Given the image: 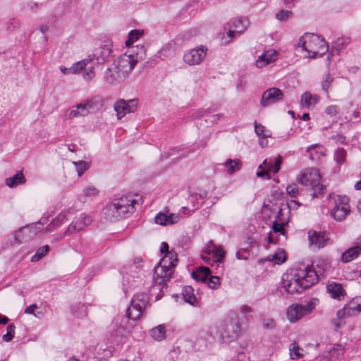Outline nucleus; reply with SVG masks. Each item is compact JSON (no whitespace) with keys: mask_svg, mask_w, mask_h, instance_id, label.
<instances>
[{"mask_svg":"<svg viewBox=\"0 0 361 361\" xmlns=\"http://www.w3.org/2000/svg\"><path fill=\"white\" fill-rule=\"evenodd\" d=\"M283 284L287 292L293 294L300 293L318 282L319 276L317 272L309 266L299 267L290 275H286L283 279Z\"/></svg>","mask_w":361,"mask_h":361,"instance_id":"nucleus-1","label":"nucleus"},{"mask_svg":"<svg viewBox=\"0 0 361 361\" xmlns=\"http://www.w3.org/2000/svg\"><path fill=\"white\" fill-rule=\"evenodd\" d=\"M136 203V200L130 195L115 199L104 209V217L110 221L128 218L135 212Z\"/></svg>","mask_w":361,"mask_h":361,"instance_id":"nucleus-2","label":"nucleus"},{"mask_svg":"<svg viewBox=\"0 0 361 361\" xmlns=\"http://www.w3.org/2000/svg\"><path fill=\"white\" fill-rule=\"evenodd\" d=\"M298 47L308 53V57L315 59L322 56L328 51L329 46L323 37L306 33L298 41Z\"/></svg>","mask_w":361,"mask_h":361,"instance_id":"nucleus-3","label":"nucleus"},{"mask_svg":"<svg viewBox=\"0 0 361 361\" xmlns=\"http://www.w3.org/2000/svg\"><path fill=\"white\" fill-rule=\"evenodd\" d=\"M126 56H119L104 73V79L110 85L119 83L132 71V65Z\"/></svg>","mask_w":361,"mask_h":361,"instance_id":"nucleus-4","label":"nucleus"},{"mask_svg":"<svg viewBox=\"0 0 361 361\" xmlns=\"http://www.w3.org/2000/svg\"><path fill=\"white\" fill-rule=\"evenodd\" d=\"M166 257H169V259L161 258L159 264L154 269V280L159 285L164 284L171 279L178 261L176 252H171Z\"/></svg>","mask_w":361,"mask_h":361,"instance_id":"nucleus-5","label":"nucleus"},{"mask_svg":"<svg viewBox=\"0 0 361 361\" xmlns=\"http://www.w3.org/2000/svg\"><path fill=\"white\" fill-rule=\"evenodd\" d=\"M297 180L302 185H311L314 190V192L312 194L313 197L324 194L325 185L320 183L321 175L317 169L312 168L307 169L298 177Z\"/></svg>","mask_w":361,"mask_h":361,"instance_id":"nucleus-6","label":"nucleus"},{"mask_svg":"<svg viewBox=\"0 0 361 361\" xmlns=\"http://www.w3.org/2000/svg\"><path fill=\"white\" fill-rule=\"evenodd\" d=\"M317 299L313 298L305 305L293 304L286 311L288 319L293 323L296 322L305 316L310 314L315 308Z\"/></svg>","mask_w":361,"mask_h":361,"instance_id":"nucleus-7","label":"nucleus"},{"mask_svg":"<svg viewBox=\"0 0 361 361\" xmlns=\"http://www.w3.org/2000/svg\"><path fill=\"white\" fill-rule=\"evenodd\" d=\"M148 301L149 297L146 293H141L135 295L126 312L128 318L134 321L139 319Z\"/></svg>","mask_w":361,"mask_h":361,"instance_id":"nucleus-8","label":"nucleus"},{"mask_svg":"<svg viewBox=\"0 0 361 361\" xmlns=\"http://www.w3.org/2000/svg\"><path fill=\"white\" fill-rule=\"evenodd\" d=\"M348 202L346 196L338 195L335 199V206L331 209V215L336 221H343L350 212Z\"/></svg>","mask_w":361,"mask_h":361,"instance_id":"nucleus-9","label":"nucleus"},{"mask_svg":"<svg viewBox=\"0 0 361 361\" xmlns=\"http://www.w3.org/2000/svg\"><path fill=\"white\" fill-rule=\"evenodd\" d=\"M240 330L239 323L235 318L225 320L220 330L221 338L224 342L235 339Z\"/></svg>","mask_w":361,"mask_h":361,"instance_id":"nucleus-10","label":"nucleus"},{"mask_svg":"<svg viewBox=\"0 0 361 361\" xmlns=\"http://www.w3.org/2000/svg\"><path fill=\"white\" fill-rule=\"evenodd\" d=\"M207 48L200 45L186 51L183 55L184 61L189 66L200 65L205 59Z\"/></svg>","mask_w":361,"mask_h":361,"instance_id":"nucleus-11","label":"nucleus"},{"mask_svg":"<svg viewBox=\"0 0 361 361\" xmlns=\"http://www.w3.org/2000/svg\"><path fill=\"white\" fill-rule=\"evenodd\" d=\"M43 224L41 222L30 226L21 228L15 233L14 239L18 243H23L35 238L42 229Z\"/></svg>","mask_w":361,"mask_h":361,"instance_id":"nucleus-12","label":"nucleus"},{"mask_svg":"<svg viewBox=\"0 0 361 361\" xmlns=\"http://www.w3.org/2000/svg\"><path fill=\"white\" fill-rule=\"evenodd\" d=\"M92 219L91 216L86 214H80L78 216L75 217L71 224L68 226L64 234L58 235L57 240H61L65 235H71L74 233L82 231L84 227L91 224Z\"/></svg>","mask_w":361,"mask_h":361,"instance_id":"nucleus-13","label":"nucleus"},{"mask_svg":"<svg viewBox=\"0 0 361 361\" xmlns=\"http://www.w3.org/2000/svg\"><path fill=\"white\" fill-rule=\"evenodd\" d=\"M361 312V296L353 298L348 304L337 312L338 319L355 316Z\"/></svg>","mask_w":361,"mask_h":361,"instance_id":"nucleus-14","label":"nucleus"},{"mask_svg":"<svg viewBox=\"0 0 361 361\" xmlns=\"http://www.w3.org/2000/svg\"><path fill=\"white\" fill-rule=\"evenodd\" d=\"M283 92L276 87H270L264 91L260 99V105L263 107L281 102L283 99Z\"/></svg>","mask_w":361,"mask_h":361,"instance_id":"nucleus-15","label":"nucleus"},{"mask_svg":"<svg viewBox=\"0 0 361 361\" xmlns=\"http://www.w3.org/2000/svg\"><path fill=\"white\" fill-rule=\"evenodd\" d=\"M121 56H126L128 61H130L129 63L132 65L133 71L135 66L139 61H142L146 58V48L142 44L133 47L128 53H126Z\"/></svg>","mask_w":361,"mask_h":361,"instance_id":"nucleus-16","label":"nucleus"},{"mask_svg":"<svg viewBox=\"0 0 361 361\" xmlns=\"http://www.w3.org/2000/svg\"><path fill=\"white\" fill-rule=\"evenodd\" d=\"M137 102L135 99L125 102L121 100L114 104V110L117 113L118 119L123 118L126 114L134 112L137 108Z\"/></svg>","mask_w":361,"mask_h":361,"instance_id":"nucleus-17","label":"nucleus"},{"mask_svg":"<svg viewBox=\"0 0 361 361\" xmlns=\"http://www.w3.org/2000/svg\"><path fill=\"white\" fill-rule=\"evenodd\" d=\"M249 25L250 21L247 18H234L231 20L230 25L233 30H229L228 35L231 37L234 32L242 33L248 27Z\"/></svg>","mask_w":361,"mask_h":361,"instance_id":"nucleus-18","label":"nucleus"},{"mask_svg":"<svg viewBox=\"0 0 361 361\" xmlns=\"http://www.w3.org/2000/svg\"><path fill=\"white\" fill-rule=\"evenodd\" d=\"M310 244L317 248H321L326 245L328 240L324 233H318L315 231H310L308 233Z\"/></svg>","mask_w":361,"mask_h":361,"instance_id":"nucleus-19","label":"nucleus"},{"mask_svg":"<svg viewBox=\"0 0 361 361\" xmlns=\"http://www.w3.org/2000/svg\"><path fill=\"white\" fill-rule=\"evenodd\" d=\"M326 290L331 298L339 300L343 299L345 295V291L342 285L334 281L327 284Z\"/></svg>","mask_w":361,"mask_h":361,"instance_id":"nucleus-20","label":"nucleus"},{"mask_svg":"<svg viewBox=\"0 0 361 361\" xmlns=\"http://www.w3.org/2000/svg\"><path fill=\"white\" fill-rule=\"evenodd\" d=\"M179 219L180 217L178 214H166L161 212L157 214L154 219L156 224H160L161 226H168L176 224Z\"/></svg>","mask_w":361,"mask_h":361,"instance_id":"nucleus-21","label":"nucleus"},{"mask_svg":"<svg viewBox=\"0 0 361 361\" xmlns=\"http://www.w3.org/2000/svg\"><path fill=\"white\" fill-rule=\"evenodd\" d=\"M276 59V51L274 50H269L264 52L261 56L258 57L256 61V66L258 68H262L263 66L274 61Z\"/></svg>","mask_w":361,"mask_h":361,"instance_id":"nucleus-22","label":"nucleus"},{"mask_svg":"<svg viewBox=\"0 0 361 361\" xmlns=\"http://www.w3.org/2000/svg\"><path fill=\"white\" fill-rule=\"evenodd\" d=\"M83 104L85 106V109L87 110V114L98 111L104 105L103 100L99 97H95L87 99Z\"/></svg>","mask_w":361,"mask_h":361,"instance_id":"nucleus-23","label":"nucleus"},{"mask_svg":"<svg viewBox=\"0 0 361 361\" xmlns=\"http://www.w3.org/2000/svg\"><path fill=\"white\" fill-rule=\"evenodd\" d=\"M111 52V49L108 46L105 45L97 49L95 51V53L91 56H94V59H96L98 63L102 64L109 59Z\"/></svg>","mask_w":361,"mask_h":361,"instance_id":"nucleus-24","label":"nucleus"},{"mask_svg":"<svg viewBox=\"0 0 361 361\" xmlns=\"http://www.w3.org/2000/svg\"><path fill=\"white\" fill-rule=\"evenodd\" d=\"M360 245L350 247L341 255V261L344 263L350 262L357 258L361 252V240Z\"/></svg>","mask_w":361,"mask_h":361,"instance_id":"nucleus-25","label":"nucleus"},{"mask_svg":"<svg viewBox=\"0 0 361 361\" xmlns=\"http://www.w3.org/2000/svg\"><path fill=\"white\" fill-rule=\"evenodd\" d=\"M25 182L26 178L22 171H18L13 176L7 178L5 180L6 185L11 188L24 184Z\"/></svg>","mask_w":361,"mask_h":361,"instance_id":"nucleus-26","label":"nucleus"},{"mask_svg":"<svg viewBox=\"0 0 361 361\" xmlns=\"http://www.w3.org/2000/svg\"><path fill=\"white\" fill-rule=\"evenodd\" d=\"M67 221L66 213L61 212L54 218L51 223L46 227L47 232H52L58 229L62 224Z\"/></svg>","mask_w":361,"mask_h":361,"instance_id":"nucleus-27","label":"nucleus"},{"mask_svg":"<svg viewBox=\"0 0 361 361\" xmlns=\"http://www.w3.org/2000/svg\"><path fill=\"white\" fill-rule=\"evenodd\" d=\"M210 270L207 267H199L196 271L192 273V278L197 281L206 283L207 281Z\"/></svg>","mask_w":361,"mask_h":361,"instance_id":"nucleus-28","label":"nucleus"},{"mask_svg":"<svg viewBox=\"0 0 361 361\" xmlns=\"http://www.w3.org/2000/svg\"><path fill=\"white\" fill-rule=\"evenodd\" d=\"M201 198V195H191L189 197V201H190V206L188 207H183L182 209L183 210L184 213L188 212H193L194 211L197 210L200 206V204L199 202L200 199Z\"/></svg>","mask_w":361,"mask_h":361,"instance_id":"nucleus-29","label":"nucleus"},{"mask_svg":"<svg viewBox=\"0 0 361 361\" xmlns=\"http://www.w3.org/2000/svg\"><path fill=\"white\" fill-rule=\"evenodd\" d=\"M87 114V110L85 109L84 104L80 103L73 106L68 114V118H73L79 116H85Z\"/></svg>","mask_w":361,"mask_h":361,"instance_id":"nucleus-30","label":"nucleus"},{"mask_svg":"<svg viewBox=\"0 0 361 361\" xmlns=\"http://www.w3.org/2000/svg\"><path fill=\"white\" fill-rule=\"evenodd\" d=\"M93 60L94 56H88L85 59L73 64V66L70 68V71H71V73L75 74L80 71L83 70L87 66V64L92 62Z\"/></svg>","mask_w":361,"mask_h":361,"instance_id":"nucleus-31","label":"nucleus"},{"mask_svg":"<svg viewBox=\"0 0 361 361\" xmlns=\"http://www.w3.org/2000/svg\"><path fill=\"white\" fill-rule=\"evenodd\" d=\"M183 296L185 302L192 305H195L197 303V298L194 294V289L190 286L184 287L183 290Z\"/></svg>","mask_w":361,"mask_h":361,"instance_id":"nucleus-32","label":"nucleus"},{"mask_svg":"<svg viewBox=\"0 0 361 361\" xmlns=\"http://www.w3.org/2000/svg\"><path fill=\"white\" fill-rule=\"evenodd\" d=\"M329 353L332 361L340 360L344 355V347L341 344H335Z\"/></svg>","mask_w":361,"mask_h":361,"instance_id":"nucleus-33","label":"nucleus"},{"mask_svg":"<svg viewBox=\"0 0 361 361\" xmlns=\"http://www.w3.org/2000/svg\"><path fill=\"white\" fill-rule=\"evenodd\" d=\"M240 164H241V162L238 159H228L224 164L225 167L227 169V173L228 174H232L234 172L239 171L240 169Z\"/></svg>","mask_w":361,"mask_h":361,"instance_id":"nucleus-34","label":"nucleus"},{"mask_svg":"<svg viewBox=\"0 0 361 361\" xmlns=\"http://www.w3.org/2000/svg\"><path fill=\"white\" fill-rule=\"evenodd\" d=\"M150 336L156 341H161L166 337L165 326L159 325L150 331Z\"/></svg>","mask_w":361,"mask_h":361,"instance_id":"nucleus-35","label":"nucleus"},{"mask_svg":"<svg viewBox=\"0 0 361 361\" xmlns=\"http://www.w3.org/2000/svg\"><path fill=\"white\" fill-rule=\"evenodd\" d=\"M281 212H282V209H280L278 212V215L276 218V220L273 223L272 228H273V231H274V233H279L282 235H284V233H285L284 225H285L286 222L281 221V219L280 216L281 214Z\"/></svg>","mask_w":361,"mask_h":361,"instance_id":"nucleus-36","label":"nucleus"},{"mask_svg":"<svg viewBox=\"0 0 361 361\" xmlns=\"http://www.w3.org/2000/svg\"><path fill=\"white\" fill-rule=\"evenodd\" d=\"M49 250V245H44L41 247H39L35 255L32 257L31 261L32 262H37L39 259H41L42 257H44Z\"/></svg>","mask_w":361,"mask_h":361,"instance_id":"nucleus-37","label":"nucleus"},{"mask_svg":"<svg viewBox=\"0 0 361 361\" xmlns=\"http://www.w3.org/2000/svg\"><path fill=\"white\" fill-rule=\"evenodd\" d=\"M99 190L97 188L92 185L85 187L82 190V195H80V199L82 200V195L84 197H92L97 195Z\"/></svg>","mask_w":361,"mask_h":361,"instance_id":"nucleus-38","label":"nucleus"},{"mask_svg":"<svg viewBox=\"0 0 361 361\" xmlns=\"http://www.w3.org/2000/svg\"><path fill=\"white\" fill-rule=\"evenodd\" d=\"M290 356L291 359H298L302 357V349L300 348L295 343H292L290 345Z\"/></svg>","mask_w":361,"mask_h":361,"instance_id":"nucleus-39","label":"nucleus"},{"mask_svg":"<svg viewBox=\"0 0 361 361\" xmlns=\"http://www.w3.org/2000/svg\"><path fill=\"white\" fill-rule=\"evenodd\" d=\"M334 160L338 164H342L346 159V152L343 148H338L334 152Z\"/></svg>","mask_w":361,"mask_h":361,"instance_id":"nucleus-40","label":"nucleus"},{"mask_svg":"<svg viewBox=\"0 0 361 361\" xmlns=\"http://www.w3.org/2000/svg\"><path fill=\"white\" fill-rule=\"evenodd\" d=\"M73 164L75 165L79 176H81L89 169V164L84 161H73Z\"/></svg>","mask_w":361,"mask_h":361,"instance_id":"nucleus-41","label":"nucleus"},{"mask_svg":"<svg viewBox=\"0 0 361 361\" xmlns=\"http://www.w3.org/2000/svg\"><path fill=\"white\" fill-rule=\"evenodd\" d=\"M15 329H16V326L13 324H10L7 326L6 334H4L2 337L3 340L5 342H9L13 339L14 334H15Z\"/></svg>","mask_w":361,"mask_h":361,"instance_id":"nucleus-42","label":"nucleus"},{"mask_svg":"<svg viewBox=\"0 0 361 361\" xmlns=\"http://www.w3.org/2000/svg\"><path fill=\"white\" fill-rule=\"evenodd\" d=\"M282 163L281 156H278L274 163L269 162L268 170L274 172V173H278L280 169V166Z\"/></svg>","mask_w":361,"mask_h":361,"instance_id":"nucleus-43","label":"nucleus"},{"mask_svg":"<svg viewBox=\"0 0 361 361\" xmlns=\"http://www.w3.org/2000/svg\"><path fill=\"white\" fill-rule=\"evenodd\" d=\"M313 99L312 95L311 93L306 92L301 96V104L302 106L310 108L311 106V100Z\"/></svg>","mask_w":361,"mask_h":361,"instance_id":"nucleus-44","label":"nucleus"},{"mask_svg":"<svg viewBox=\"0 0 361 361\" xmlns=\"http://www.w3.org/2000/svg\"><path fill=\"white\" fill-rule=\"evenodd\" d=\"M333 81L334 78L331 76L329 73H327L325 76L324 80L322 82V90L326 92H328V90L330 88Z\"/></svg>","mask_w":361,"mask_h":361,"instance_id":"nucleus-45","label":"nucleus"},{"mask_svg":"<svg viewBox=\"0 0 361 361\" xmlns=\"http://www.w3.org/2000/svg\"><path fill=\"white\" fill-rule=\"evenodd\" d=\"M208 286L212 289H216L218 288L220 283V279L217 276H209L208 277L207 281Z\"/></svg>","mask_w":361,"mask_h":361,"instance_id":"nucleus-46","label":"nucleus"},{"mask_svg":"<svg viewBox=\"0 0 361 361\" xmlns=\"http://www.w3.org/2000/svg\"><path fill=\"white\" fill-rule=\"evenodd\" d=\"M214 257L216 258V261L221 262L224 258L225 252L221 246L216 247L214 251L212 252Z\"/></svg>","mask_w":361,"mask_h":361,"instance_id":"nucleus-47","label":"nucleus"},{"mask_svg":"<svg viewBox=\"0 0 361 361\" xmlns=\"http://www.w3.org/2000/svg\"><path fill=\"white\" fill-rule=\"evenodd\" d=\"M292 14V12L286 10H281L276 15V19L280 21H283L287 20L290 16Z\"/></svg>","mask_w":361,"mask_h":361,"instance_id":"nucleus-48","label":"nucleus"},{"mask_svg":"<svg viewBox=\"0 0 361 361\" xmlns=\"http://www.w3.org/2000/svg\"><path fill=\"white\" fill-rule=\"evenodd\" d=\"M287 193L291 197H296L298 194V188L296 183H292L286 187Z\"/></svg>","mask_w":361,"mask_h":361,"instance_id":"nucleus-49","label":"nucleus"},{"mask_svg":"<svg viewBox=\"0 0 361 361\" xmlns=\"http://www.w3.org/2000/svg\"><path fill=\"white\" fill-rule=\"evenodd\" d=\"M339 111V108L336 105H330L326 108L325 112L330 116H335Z\"/></svg>","mask_w":361,"mask_h":361,"instance_id":"nucleus-50","label":"nucleus"},{"mask_svg":"<svg viewBox=\"0 0 361 361\" xmlns=\"http://www.w3.org/2000/svg\"><path fill=\"white\" fill-rule=\"evenodd\" d=\"M20 26V23L15 19H10L7 23L6 28L8 30H14L18 28Z\"/></svg>","mask_w":361,"mask_h":361,"instance_id":"nucleus-51","label":"nucleus"},{"mask_svg":"<svg viewBox=\"0 0 361 361\" xmlns=\"http://www.w3.org/2000/svg\"><path fill=\"white\" fill-rule=\"evenodd\" d=\"M272 260L277 264L283 263L286 260L285 255L283 252L276 253L272 257Z\"/></svg>","mask_w":361,"mask_h":361,"instance_id":"nucleus-52","label":"nucleus"},{"mask_svg":"<svg viewBox=\"0 0 361 361\" xmlns=\"http://www.w3.org/2000/svg\"><path fill=\"white\" fill-rule=\"evenodd\" d=\"M143 34V31L137 30H131L128 35L130 37V40H137Z\"/></svg>","mask_w":361,"mask_h":361,"instance_id":"nucleus-53","label":"nucleus"},{"mask_svg":"<svg viewBox=\"0 0 361 361\" xmlns=\"http://www.w3.org/2000/svg\"><path fill=\"white\" fill-rule=\"evenodd\" d=\"M38 6L39 5L37 3L30 1L24 6V9L35 12Z\"/></svg>","mask_w":361,"mask_h":361,"instance_id":"nucleus-54","label":"nucleus"},{"mask_svg":"<svg viewBox=\"0 0 361 361\" xmlns=\"http://www.w3.org/2000/svg\"><path fill=\"white\" fill-rule=\"evenodd\" d=\"M160 252L161 253H166L165 255L162 258L166 257L167 259H169V257H166L169 253L174 252L173 251H169V245L165 242L161 243V247H160Z\"/></svg>","mask_w":361,"mask_h":361,"instance_id":"nucleus-55","label":"nucleus"},{"mask_svg":"<svg viewBox=\"0 0 361 361\" xmlns=\"http://www.w3.org/2000/svg\"><path fill=\"white\" fill-rule=\"evenodd\" d=\"M259 169H261L260 171L257 172V176L260 178H267V179H269L271 177L269 176V173L268 171L262 169V166L259 165Z\"/></svg>","mask_w":361,"mask_h":361,"instance_id":"nucleus-56","label":"nucleus"},{"mask_svg":"<svg viewBox=\"0 0 361 361\" xmlns=\"http://www.w3.org/2000/svg\"><path fill=\"white\" fill-rule=\"evenodd\" d=\"M94 76V68L93 67H90L84 74L83 78L86 80H92Z\"/></svg>","mask_w":361,"mask_h":361,"instance_id":"nucleus-57","label":"nucleus"},{"mask_svg":"<svg viewBox=\"0 0 361 361\" xmlns=\"http://www.w3.org/2000/svg\"><path fill=\"white\" fill-rule=\"evenodd\" d=\"M264 127L262 125H258L256 122H255V133L257 135H262L264 137H268V135L267 134H264L263 132H264Z\"/></svg>","mask_w":361,"mask_h":361,"instance_id":"nucleus-58","label":"nucleus"},{"mask_svg":"<svg viewBox=\"0 0 361 361\" xmlns=\"http://www.w3.org/2000/svg\"><path fill=\"white\" fill-rule=\"evenodd\" d=\"M263 326L266 329H272L274 327V321L272 319H266L263 321Z\"/></svg>","mask_w":361,"mask_h":361,"instance_id":"nucleus-59","label":"nucleus"},{"mask_svg":"<svg viewBox=\"0 0 361 361\" xmlns=\"http://www.w3.org/2000/svg\"><path fill=\"white\" fill-rule=\"evenodd\" d=\"M37 307V305H35V304L31 305L25 310V313L29 314H33L34 316L37 317V314L34 312L35 309H36Z\"/></svg>","mask_w":361,"mask_h":361,"instance_id":"nucleus-60","label":"nucleus"},{"mask_svg":"<svg viewBox=\"0 0 361 361\" xmlns=\"http://www.w3.org/2000/svg\"><path fill=\"white\" fill-rule=\"evenodd\" d=\"M216 245L214 244L213 241L210 240L207 245V250L205 251V254L207 255H210L212 252L214 251V249L216 248Z\"/></svg>","mask_w":361,"mask_h":361,"instance_id":"nucleus-61","label":"nucleus"},{"mask_svg":"<svg viewBox=\"0 0 361 361\" xmlns=\"http://www.w3.org/2000/svg\"><path fill=\"white\" fill-rule=\"evenodd\" d=\"M332 139L336 142H339V143H344L345 141V137L343 136V135H341V134H337L336 135H334L332 137Z\"/></svg>","mask_w":361,"mask_h":361,"instance_id":"nucleus-62","label":"nucleus"},{"mask_svg":"<svg viewBox=\"0 0 361 361\" xmlns=\"http://www.w3.org/2000/svg\"><path fill=\"white\" fill-rule=\"evenodd\" d=\"M240 312H241L243 314H247V313H250V312H252V307H250V306H248V305H242V306L240 307Z\"/></svg>","mask_w":361,"mask_h":361,"instance_id":"nucleus-63","label":"nucleus"},{"mask_svg":"<svg viewBox=\"0 0 361 361\" xmlns=\"http://www.w3.org/2000/svg\"><path fill=\"white\" fill-rule=\"evenodd\" d=\"M353 116H354L355 119H356V120L359 119V118H361L360 109L355 110L353 112Z\"/></svg>","mask_w":361,"mask_h":361,"instance_id":"nucleus-64","label":"nucleus"}]
</instances>
